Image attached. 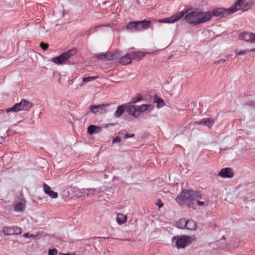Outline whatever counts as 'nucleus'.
<instances>
[{
  "label": "nucleus",
  "instance_id": "nucleus-1",
  "mask_svg": "<svg viewBox=\"0 0 255 255\" xmlns=\"http://www.w3.org/2000/svg\"><path fill=\"white\" fill-rule=\"evenodd\" d=\"M211 18L212 14L210 11H203L198 9L187 12L184 17L187 23L193 25L206 22Z\"/></svg>",
  "mask_w": 255,
  "mask_h": 255
},
{
  "label": "nucleus",
  "instance_id": "nucleus-2",
  "mask_svg": "<svg viewBox=\"0 0 255 255\" xmlns=\"http://www.w3.org/2000/svg\"><path fill=\"white\" fill-rule=\"evenodd\" d=\"M201 198L202 196L198 192L184 190L182 191L175 200L179 204H181L182 202H184L189 207L194 208L196 201L201 199Z\"/></svg>",
  "mask_w": 255,
  "mask_h": 255
},
{
  "label": "nucleus",
  "instance_id": "nucleus-3",
  "mask_svg": "<svg viewBox=\"0 0 255 255\" xmlns=\"http://www.w3.org/2000/svg\"><path fill=\"white\" fill-rule=\"evenodd\" d=\"M150 21L149 20H142L137 22H130L127 26V30L130 31H142L149 27Z\"/></svg>",
  "mask_w": 255,
  "mask_h": 255
},
{
  "label": "nucleus",
  "instance_id": "nucleus-4",
  "mask_svg": "<svg viewBox=\"0 0 255 255\" xmlns=\"http://www.w3.org/2000/svg\"><path fill=\"white\" fill-rule=\"evenodd\" d=\"M32 103L26 101L24 99L21 100L19 103L15 104L12 107L8 108L6 109V112H17L20 111H28L32 107Z\"/></svg>",
  "mask_w": 255,
  "mask_h": 255
},
{
  "label": "nucleus",
  "instance_id": "nucleus-5",
  "mask_svg": "<svg viewBox=\"0 0 255 255\" xmlns=\"http://www.w3.org/2000/svg\"><path fill=\"white\" fill-rule=\"evenodd\" d=\"M171 241L178 249L184 248L191 243L190 238L186 236H174Z\"/></svg>",
  "mask_w": 255,
  "mask_h": 255
},
{
  "label": "nucleus",
  "instance_id": "nucleus-6",
  "mask_svg": "<svg viewBox=\"0 0 255 255\" xmlns=\"http://www.w3.org/2000/svg\"><path fill=\"white\" fill-rule=\"evenodd\" d=\"M76 53V50L72 49L66 52L62 53L59 56L53 57L51 61L55 64H61Z\"/></svg>",
  "mask_w": 255,
  "mask_h": 255
},
{
  "label": "nucleus",
  "instance_id": "nucleus-7",
  "mask_svg": "<svg viewBox=\"0 0 255 255\" xmlns=\"http://www.w3.org/2000/svg\"><path fill=\"white\" fill-rule=\"evenodd\" d=\"M184 12L180 11L172 16L168 18L160 19L158 20L159 23H173L178 21L184 15Z\"/></svg>",
  "mask_w": 255,
  "mask_h": 255
},
{
  "label": "nucleus",
  "instance_id": "nucleus-8",
  "mask_svg": "<svg viewBox=\"0 0 255 255\" xmlns=\"http://www.w3.org/2000/svg\"><path fill=\"white\" fill-rule=\"evenodd\" d=\"M110 104H100L92 105L90 107V111L94 114H101L107 112V109L109 107Z\"/></svg>",
  "mask_w": 255,
  "mask_h": 255
},
{
  "label": "nucleus",
  "instance_id": "nucleus-9",
  "mask_svg": "<svg viewBox=\"0 0 255 255\" xmlns=\"http://www.w3.org/2000/svg\"><path fill=\"white\" fill-rule=\"evenodd\" d=\"M244 2V0H238L236 1L233 6L229 8L230 13L232 14L240 9L247 10L248 9V4L243 5Z\"/></svg>",
  "mask_w": 255,
  "mask_h": 255
},
{
  "label": "nucleus",
  "instance_id": "nucleus-10",
  "mask_svg": "<svg viewBox=\"0 0 255 255\" xmlns=\"http://www.w3.org/2000/svg\"><path fill=\"white\" fill-rule=\"evenodd\" d=\"M210 13L212 14V16L214 15L216 17H224L231 14L229 8H224L222 7H219L214 9Z\"/></svg>",
  "mask_w": 255,
  "mask_h": 255
},
{
  "label": "nucleus",
  "instance_id": "nucleus-11",
  "mask_svg": "<svg viewBox=\"0 0 255 255\" xmlns=\"http://www.w3.org/2000/svg\"><path fill=\"white\" fill-rule=\"evenodd\" d=\"M218 176L224 178H232L234 176V173L231 168H224L219 172Z\"/></svg>",
  "mask_w": 255,
  "mask_h": 255
},
{
  "label": "nucleus",
  "instance_id": "nucleus-12",
  "mask_svg": "<svg viewBox=\"0 0 255 255\" xmlns=\"http://www.w3.org/2000/svg\"><path fill=\"white\" fill-rule=\"evenodd\" d=\"M215 123V121L211 118H204L200 121L195 122L194 125H203L211 128Z\"/></svg>",
  "mask_w": 255,
  "mask_h": 255
},
{
  "label": "nucleus",
  "instance_id": "nucleus-13",
  "mask_svg": "<svg viewBox=\"0 0 255 255\" xmlns=\"http://www.w3.org/2000/svg\"><path fill=\"white\" fill-rule=\"evenodd\" d=\"M239 38L240 39L244 40L247 42H255V34L253 33H242L239 35Z\"/></svg>",
  "mask_w": 255,
  "mask_h": 255
},
{
  "label": "nucleus",
  "instance_id": "nucleus-14",
  "mask_svg": "<svg viewBox=\"0 0 255 255\" xmlns=\"http://www.w3.org/2000/svg\"><path fill=\"white\" fill-rule=\"evenodd\" d=\"M126 110L129 115L135 118L139 117V114L136 112L135 105H126Z\"/></svg>",
  "mask_w": 255,
  "mask_h": 255
},
{
  "label": "nucleus",
  "instance_id": "nucleus-15",
  "mask_svg": "<svg viewBox=\"0 0 255 255\" xmlns=\"http://www.w3.org/2000/svg\"><path fill=\"white\" fill-rule=\"evenodd\" d=\"M43 191L45 194L48 195L51 198L55 199L58 197L57 193L51 190L50 187L45 183L43 184Z\"/></svg>",
  "mask_w": 255,
  "mask_h": 255
},
{
  "label": "nucleus",
  "instance_id": "nucleus-16",
  "mask_svg": "<svg viewBox=\"0 0 255 255\" xmlns=\"http://www.w3.org/2000/svg\"><path fill=\"white\" fill-rule=\"evenodd\" d=\"M131 58L134 60H139L145 55V53L141 51H134L129 53Z\"/></svg>",
  "mask_w": 255,
  "mask_h": 255
},
{
  "label": "nucleus",
  "instance_id": "nucleus-17",
  "mask_svg": "<svg viewBox=\"0 0 255 255\" xmlns=\"http://www.w3.org/2000/svg\"><path fill=\"white\" fill-rule=\"evenodd\" d=\"M96 57L99 59L106 58L109 60H113L117 58V55L116 54H112L110 55L102 53L97 54Z\"/></svg>",
  "mask_w": 255,
  "mask_h": 255
},
{
  "label": "nucleus",
  "instance_id": "nucleus-18",
  "mask_svg": "<svg viewBox=\"0 0 255 255\" xmlns=\"http://www.w3.org/2000/svg\"><path fill=\"white\" fill-rule=\"evenodd\" d=\"M116 221L119 225L125 224L127 221V217L123 214L118 213L117 215Z\"/></svg>",
  "mask_w": 255,
  "mask_h": 255
},
{
  "label": "nucleus",
  "instance_id": "nucleus-19",
  "mask_svg": "<svg viewBox=\"0 0 255 255\" xmlns=\"http://www.w3.org/2000/svg\"><path fill=\"white\" fill-rule=\"evenodd\" d=\"M126 110V105H120L118 107L117 110L114 113V116L116 118H120Z\"/></svg>",
  "mask_w": 255,
  "mask_h": 255
},
{
  "label": "nucleus",
  "instance_id": "nucleus-20",
  "mask_svg": "<svg viewBox=\"0 0 255 255\" xmlns=\"http://www.w3.org/2000/svg\"><path fill=\"white\" fill-rule=\"evenodd\" d=\"M99 193H100V190L97 189H87V195L90 197H96Z\"/></svg>",
  "mask_w": 255,
  "mask_h": 255
},
{
  "label": "nucleus",
  "instance_id": "nucleus-21",
  "mask_svg": "<svg viewBox=\"0 0 255 255\" xmlns=\"http://www.w3.org/2000/svg\"><path fill=\"white\" fill-rule=\"evenodd\" d=\"M150 107V105L149 104H142L140 106H136V112L139 114V116L140 115V114L146 111L148 108Z\"/></svg>",
  "mask_w": 255,
  "mask_h": 255
},
{
  "label": "nucleus",
  "instance_id": "nucleus-22",
  "mask_svg": "<svg viewBox=\"0 0 255 255\" xmlns=\"http://www.w3.org/2000/svg\"><path fill=\"white\" fill-rule=\"evenodd\" d=\"M131 57H130L129 53L123 56L120 60V63L122 64L123 65H127L131 62Z\"/></svg>",
  "mask_w": 255,
  "mask_h": 255
},
{
  "label": "nucleus",
  "instance_id": "nucleus-23",
  "mask_svg": "<svg viewBox=\"0 0 255 255\" xmlns=\"http://www.w3.org/2000/svg\"><path fill=\"white\" fill-rule=\"evenodd\" d=\"M101 128L94 125H90L88 128V132L90 135H92L94 132H99Z\"/></svg>",
  "mask_w": 255,
  "mask_h": 255
},
{
  "label": "nucleus",
  "instance_id": "nucleus-24",
  "mask_svg": "<svg viewBox=\"0 0 255 255\" xmlns=\"http://www.w3.org/2000/svg\"><path fill=\"white\" fill-rule=\"evenodd\" d=\"M196 228V223L193 220H188L186 221V227L185 228H186L188 230H195Z\"/></svg>",
  "mask_w": 255,
  "mask_h": 255
},
{
  "label": "nucleus",
  "instance_id": "nucleus-25",
  "mask_svg": "<svg viewBox=\"0 0 255 255\" xmlns=\"http://www.w3.org/2000/svg\"><path fill=\"white\" fill-rule=\"evenodd\" d=\"M2 232L5 236L13 235V227H3Z\"/></svg>",
  "mask_w": 255,
  "mask_h": 255
},
{
  "label": "nucleus",
  "instance_id": "nucleus-26",
  "mask_svg": "<svg viewBox=\"0 0 255 255\" xmlns=\"http://www.w3.org/2000/svg\"><path fill=\"white\" fill-rule=\"evenodd\" d=\"M25 203L19 202L14 206V210L16 212H22L25 208Z\"/></svg>",
  "mask_w": 255,
  "mask_h": 255
},
{
  "label": "nucleus",
  "instance_id": "nucleus-27",
  "mask_svg": "<svg viewBox=\"0 0 255 255\" xmlns=\"http://www.w3.org/2000/svg\"><path fill=\"white\" fill-rule=\"evenodd\" d=\"M186 220L184 219H180L176 223V227L179 229H184L186 227Z\"/></svg>",
  "mask_w": 255,
  "mask_h": 255
},
{
  "label": "nucleus",
  "instance_id": "nucleus-28",
  "mask_svg": "<svg viewBox=\"0 0 255 255\" xmlns=\"http://www.w3.org/2000/svg\"><path fill=\"white\" fill-rule=\"evenodd\" d=\"M141 100V95L140 94H136L135 96L131 99V102L133 104H135L140 101Z\"/></svg>",
  "mask_w": 255,
  "mask_h": 255
},
{
  "label": "nucleus",
  "instance_id": "nucleus-29",
  "mask_svg": "<svg viewBox=\"0 0 255 255\" xmlns=\"http://www.w3.org/2000/svg\"><path fill=\"white\" fill-rule=\"evenodd\" d=\"M250 52H252V51H250V50L246 49V50H241V51H238L237 50H235V53H236V56L243 55L246 54Z\"/></svg>",
  "mask_w": 255,
  "mask_h": 255
},
{
  "label": "nucleus",
  "instance_id": "nucleus-30",
  "mask_svg": "<svg viewBox=\"0 0 255 255\" xmlns=\"http://www.w3.org/2000/svg\"><path fill=\"white\" fill-rule=\"evenodd\" d=\"M155 102L157 103V107L158 108L162 107L164 105V101L160 98H156L155 99Z\"/></svg>",
  "mask_w": 255,
  "mask_h": 255
},
{
  "label": "nucleus",
  "instance_id": "nucleus-31",
  "mask_svg": "<svg viewBox=\"0 0 255 255\" xmlns=\"http://www.w3.org/2000/svg\"><path fill=\"white\" fill-rule=\"evenodd\" d=\"M13 235H20L21 233V229L17 227H13Z\"/></svg>",
  "mask_w": 255,
  "mask_h": 255
},
{
  "label": "nucleus",
  "instance_id": "nucleus-32",
  "mask_svg": "<svg viewBox=\"0 0 255 255\" xmlns=\"http://www.w3.org/2000/svg\"><path fill=\"white\" fill-rule=\"evenodd\" d=\"M97 78V77H88L83 78V82H89Z\"/></svg>",
  "mask_w": 255,
  "mask_h": 255
},
{
  "label": "nucleus",
  "instance_id": "nucleus-33",
  "mask_svg": "<svg viewBox=\"0 0 255 255\" xmlns=\"http://www.w3.org/2000/svg\"><path fill=\"white\" fill-rule=\"evenodd\" d=\"M57 255V251L56 249H53L49 250L48 255Z\"/></svg>",
  "mask_w": 255,
  "mask_h": 255
},
{
  "label": "nucleus",
  "instance_id": "nucleus-34",
  "mask_svg": "<svg viewBox=\"0 0 255 255\" xmlns=\"http://www.w3.org/2000/svg\"><path fill=\"white\" fill-rule=\"evenodd\" d=\"M87 189H79V192L80 193V194L79 195L78 194V195L79 197L82 196L83 195H84L87 192Z\"/></svg>",
  "mask_w": 255,
  "mask_h": 255
},
{
  "label": "nucleus",
  "instance_id": "nucleus-35",
  "mask_svg": "<svg viewBox=\"0 0 255 255\" xmlns=\"http://www.w3.org/2000/svg\"><path fill=\"white\" fill-rule=\"evenodd\" d=\"M40 46L43 50H46L48 47V44H45V43L42 42L40 43Z\"/></svg>",
  "mask_w": 255,
  "mask_h": 255
},
{
  "label": "nucleus",
  "instance_id": "nucleus-36",
  "mask_svg": "<svg viewBox=\"0 0 255 255\" xmlns=\"http://www.w3.org/2000/svg\"><path fill=\"white\" fill-rule=\"evenodd\" d=\"M121 142V139L119 137H116L113 140V143H119Z\"/></svg>",
  "mask_w": 255,
  "mask_h": 255
},
{
  "label": "nucleus",
  "instance_id": "nucleus-37",
  "mask_svg": "<svg viewBox=\"0 0 255 255\" xmlns=\"http://www.w3.org/2000/svg\"><path fill=\"white\" fill-rule=\"evenodd\" d=\"M23 236L24 238H30V237H36V236H33V235H29L28 233H25V234H24L23 235Z\"/></svg>",
  "mask_w": 255,
  "mask_h": 255
},
{
  "label": "nucleus",
  "instance_id": "nucleus-38",
  "mask_svg": "<svg viewBox=\"0 0 255 255\" xmlns=\"http://www.w3.org/2000/svg\"><path fill=\"white\" fill-rule=\"evenodd\" d=\"M133 136H134L133 134H128V133L126 134L124 136V137L126 139L128 138L129 137H132Z\"/></svg>",
  "mask_w": 255,
  "mask_h": 255
},
{
  "label": "nucleus",
  "instance_id": "nucleus-39",
  "mask_svg": "<svg viewBox=\"0 0 255 255\" xmlns=\"http://www.w3.org/2000/svg\"><path fill=\"white\" fill-rule=\"evenodd\" d=\"M156 205L158 206L159 208H161L163 206V203L161 202L160 200H158V202L156 203Z\"/></svg>",
  "mask_w": 255,
  "mask_h": 255
},
{
  "label": "nucleus",
  "instance_id": "nucleus-40",
  "mask_svg": "<svg viewBox=\"0 0 255 255\" xmlns=\"http://www.w3.org/2000/svg\"><path fill=\"white\" fill-rule=\"evenodd\" d=\"M196 203H197L199 206H203L204 205V203L202 201H199V200H197L196 201Z\"/></svg>",
  "mask_w": 255,
  "mask_h": 255
},
{
  "label": "nucleus",
  "instance_id": "nucleus-41",
  "mask_svg": "<svg viewBox=\"0 0 255 255\" xmlns=\"http://www.w3.org/2000/svg\"><path fill=\"white\" fill-rule=\"evenodd\" d=\"M225 61H226V60L225 59L223 58V59H221L219 60L216 63H224Z\"/></svg>",
  "mask_w": 255,
  "mask_h": 255
},
{
  "label": "nucleus",
  "instance_id": "nucleus-42",
  "mask_svg": "<svg viewBox=\"0 0 255 255\" xmlns=\"http://www.w3.org/2000/svg\"><path fill=\"white\" fill-rule=\"evenodd\" d=\"M250 51H252V52L255 51V48L254 49H250Z\"/></svg>",
  "mask_w": 255,
  "mask_h": 255
},
{
  "label": "nucleus",
  "instance_id": "nucleus-43",
  "mask_svg": "<svg viewBox=\"0 0 255 255\" xmlns=\"http://www.w3.org/2000/svg\"><path fill=\"white\" fill-rule=\"evenodd\" d=\"M253 103H254V107H255V100L254 101V102H253Z\"/></svg>",
  "mask_w": 255,
  "mask_h": 255
},
{
  "label": "nucleus",
  "instance_id": "nucleus-44",
  "mask_svg": "<svg viewBox=\"0 0 255 255\" xmlns=\"http://www.w3.org/2000/svg\"><path fill=\"white\" fill-rule=\"evenodd\" d=\"M81 86H84V84H81Z\"/></svg>",
  "mask_w": 255,
  "mask_h": 255
}]
</instances>
